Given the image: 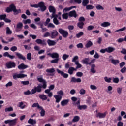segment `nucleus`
Masks as SVG:
<instances>
[{"instance_id":"nucleus-1","label":"nucleus","mask_w":126,"mask_h":126,"mask_svg":"<svg viewBox=\"0 0 126 126\" xmlns=\"http://www.w3.org/2000/svg\"><path fill=\"white\" fill-rule=\"evenodd\" d=\"M6 10L7 12H10V11H13L14 14H18V13H21V10H17L15 6L13 4H11L9 7L7 8Z\"/></svg>"},{"instance_id":"nucleus-2","label":"nucleus","mask_w":126,"mask_h":126,"mask_svg":"<svg viewBox=\"0 0 126 126\" xmlns=\"http://www.w3.org/2000/svg\"><path fill=\"white\" fill-rule=\"evenodd\" d=\"M73 105H74V106H77L78 109L80 110H86V109H87V106L86 105H80V101L79 100L76 103L74 102Z\"/></svg>"},{"instance_id":"nucleus-3","label":"nucleus","mask_w":126,"mask_h":126,"mask_svg":"<svg viewBox=\"0 0 126 126\" xmlns=\"http://www.w3.org/2000/svg\"><path fill=\"white\" fill-rule=\"evenodd\" d=\"M17 120H18L17 118L14 119H10L5 120L4 121V123L6 124H8L9 126H15L16 125V123H17Z\"/></svg>"},{"instance_id":"nucleus-4","label":"nucleus","mask_w":126,"mask_h":126,"mask_svg":"<svg viewBox=\"0 0 126 126\" xmlns=\"http://www.w3.org/2000/svg\"><path fill=\"white\" fill-rule=\"evenodd\" d=\"M27 76V75L22 74V73H20V74H17V73H15L13 75V78L16 80L17 78H24V77H26Z\"/></svg>"},{"instance_id":"nucleus-5","label":"nucleus","mask_w":126,"mask_h":126,"mask_svg":"<svg viewBox=\"0 0 126 126\" xmlns=\"http://www.w3.org/2000/svg\"><path fill=\"white\" fill-rule=\"evenodd\" d=\"M59 32L60 34H62L64 38H66V37L68 36V32L67 31H64L63 29H59Z\"/></svg>"},{"instance_id":"nucleus-6","label":"nucleus","mask_w":126,"mask_h":126,"mask_svg":"<svg viewBox=\"0 0 126 126\" xmlns=\"http://www.w3.org/2000/svg\"><path fill=\"white\" fill-rule=\"evenodd\" d=\"M58 15L52 14V16H51V18H53V23L56 25H59L60 24V22L59 20H58Z\"/></svg>"},{"instance_id":"nucleus-7","label":"nucleus","mask_w":126,"mask_h":126,"mask_svg":"<svg viewBox=\"0 0 126 126\" xmlns=\"http://www.w3.org/2000/svg\"><path fill=\"white\" fill-rule=\"evenodd\" d=\"M38 7H40L41 11H45L47 9V7L45 6L44 2H40L38 4Z\"/></svg>"},{"instance_id":"nucleus-8","label":"nucleus","mask_w":126,"mask_h":126,"mask_svg":"<svg viewBox=\"0 0 126 126\" xmlns=\"http://www.w3.org/2000/svg\"><path fill=\"white\" fill-rule=\"evenodd\" d=\"M57 71L59 74H61V76H63L64 78H67L68 77V74H66L59 69H57Z\"/></svg>"},{"instance_id":"nucleus-9","label":"nucleus","mask_w":126,"mask_h":126,"mask_svg":"<svg viewBox=\"0 0 126 126\" xmlns=\"http://www.w3.org/2000/svg\"><path fill=\"white\" fill-rule=\"evenodd\" d=\"M15 63L14 62H7L6 63V66L7 67V68H12L13 67H15Z\"/></svg>"},{"instance_id":"nucleus-10","label":"nucleus","mask_w":126,"mask_h":126,"mask_svg":"<svg viewBox=\"0 0 126 126\" xmlns=\"http://www.w3.org/2000/svg\"><path fill=\"white\" fill-rule=\"evenodd\" d=\"M107 114H108L107 112L104 113H98L96 114V117L97 118H99V119H104V118H106Z\"/></svg>"},{"instance_id":"nucleus-11","label":"nucleus","mask_w":126,"mask_h":126,"mask_svg":"<svg viewBox=\"0 0 126 126\" xmlns=\"http://www.w3.org/2000/svg\"><path fill=\"white\" fill-rule=\"evenodd\" d=\"M58 32L56 30H54L50 32V37L51 39H55L58 36Z\"/></svg>"},{"instance_id":"nucleus-12","label":"nucleus","mask_w":126,"mask_h":126,"mask_svg":"<svg viewBox=\"0 0 126 126\" xmlns=\"http://www.w3.org/2000/svg\"><path fill=\"white\" fill-rule=\"evenodd\" d=\"M100 26H101V27L106 28V27L111 26V23L108 21H105L100 24Z\"/></svg>"},{"instance_id":"nucleus-13","label":"nucleus","mask_w":126,"mask_h":126,"mask_svg":"<svg viewBox=\"0 0 126 126\" xmlns=\"http://www.w3.org/2000/svg\"><path fill=\"white\" fill-rule=\"evenodd\" d=\"M90 65L91 66V72H92V73H96V65L95 64H92Z\"/></svg>"},{"instance_id":"nucleus-14","label":"nucleus","mask_w":126,"mask_h":126,"mask_svg":"<svg viewBox=\"0 0 126 126\" xmlns=\"http://www.w3.org/2000/svg\"><path fill=\"white\" fill-rule=\"evenodd\" d=\"M47 43L48 45V46H55L56 44H57V42L55 40H52L51 39H48L47 41Z\"/></svg>"},{"instance_id":"nucleus-15","label":"nucleus","mask_w":126,"mask_h":126,"mask_svg":"<svg viewBox=\"0 0 126 126\" xmlns=\"http://www.w3.org/2000/svg\"><path fill=\"white\" fill-rule=\"evenodd\" d=\"M110 62L112 64H114V65H118L120 63V61L119 60H115L114 59H111Z\"/></svg>"},{"instance_id":"nucleus-16","label":"nucleus","mask_w":126,"mask_h":126,"mask_svg":"<svg viewBox=\"0 0 126 126\" xmlns=\"http://www.w3.org/2000/svg\"><path fill=\"white\" fill-rule=\"evenodd\" d=\"M23 26V24H22V23H18L17 25V28L16 29V31H17V32H19V31H21Z\"/></svg>"},{"instance_id":"nucleus-17","label":"nucleus","mask_w":126,"mask_h":126,"mask_svg":"<svg viewBox=\"0 0 126 126\" xmlns=\"http://www.w3.org/2000/svg\"><path fill=\"white\" fill-rule=\"evenodd\" d=\"M15 54L18 59L23 60V61H25V60H26L25 57L23 56V55H22V54H20V53L16 52Z\"/></svg>"},{"instance_id":"nucleus-18","label":"nucleus","mask_w":126,"mask_h":126,"mask_svg":"<svg viewBox=\"0 0 126 126\" xmlns=\"http://www.w3.org/2000/svg\"><path fill=\"white\" fill-rule=\"evenodd\" d=\"M54 98L56 99V103H60L61 100H62V96L59 95H54Z\"/></svg>"},{"instance_id":"nucleus-19","label":"nucleus","mask_w":126,"mask_h":126,"mask_svg":"<svg viewBox=\"0 0 126 126\" xmlns=\"http://www.w3.org/2000/svg\"><path fill=\"white\" fill-rule=\"evenodd\" d=\"M69 102V99L63 100L61 102V105L63 107L64 106H66V105H67V104H68Z\"/></svg>"},{"instance_id":"nucleus-20","label":"nucleus","mask_w":126,"mask_h":126,"mask_svg":"<svg viewBox=\"0 0 126 126\" xmlns=\"http://www.w3.org/2000/svg\"><path fill=\"white\" fill-rule=\"evenodd\" d=\"M28 65H25L24 63H22L18 66V68L20 70L26 69V68H28Z\"/></svg>"},{"instance_id":"nucleus-21","label":"nucleus","mask_w":126,"mask_h":126,"mask_svg":"<svg viewBox=\"0 0 126 126\" xmlns=\"http://www.w3.org/2000/svg\"><path fill=\"white\" fill-rule=\"evenodd\" d=\"M49 10L50 12H52V14L56 15V8H55V7L53 6H50L49 7Z\"/></svg>"},{"instance_id":"nucleus-22","label":"nucleus","mask_w":126,"mask_h":126,"mask_svg":"<svg viewBox=\"0 0 126 126\" xmlns=\"http://www.w3.org/2000/svg\"><path fill=\"white\" fill-rule=\"evenodd\" d=\"M35 42L37 44H39L40 45H46V41L44 40H42L41 39H37Z\"/></svg>"},{"instance_id":"nucleus-23","label":"nucleus","mask_w":126,"mask_h":126,"mask_svg":"<svg viewBox=\"0 0 126 126\" xmlns=\"http://www.w3.org/2000/svg\"><path fill=\"white\" fill-rule=\"evenodd\" d=\"M90 59L89 58H85L82 60V63H84V64H86L87 65H90Z\"/></svg>"},{"instance_id":"nucleus-24","label":"nucleus","mask_w":126,"mask_h":126,"mask_svg":"<svg viewBox=\"0 0 126 126\" xmlns=\"http://www.w3.org/2000/svg\"><path fill=\"white\" fill-rule=\"evenodd\" d=\"M18 107L20 108V109H25L26 105L24 104L23 102H20L18 103Z\"/></svg>"},{"instance_id":"nucleus-25","label":"nucleus","mask_w":126,"mask_h":126,"mask_svg":"<svg viewBox=\"0 0 126 126\" xmlns=\"http://www.w3.org/2000/svg\"><path fill=\"white\" fill-rule=\"evenodd\" d=\"M116 49L113 47H108L106 48V51L107 53H112L115 51Z\"/></svg>"},{"instance_id":"nucleus-26","label":"nucleus","mask_w":126,"mask_h":126,"mask_svg":"<svg viewBox=\"0 0 126 126\" xmlns=\"http://www.w3.org/2000/svg\"><path fill=\"white\" fill-rule=\"evenodd\" d=\"M28 124H30L31 125H35V124H37V121L36 120H34L32 119H30L28 121Z\"/></svg>"},{"instance_id":"nucleus-27","label":"nucleus","mask_w":126,"mask_h":126,"mask_svg":"<svg viewBox=\"0 0 126 126\" xmlns=\"http://www.w3.org/2000/svg\"><path fill=\"white\" fill-rule=\"evenodd\" d=\"M112 90H113V87H112V86H108L107 87V90L106 91V92H107L108 94H112L113 92Z\"/></svg>"},{"instance_id":"nucleus-28","label":"nucleus","mask_w":126,"mask_h":126,"mask_svg":"<svg viewBox=\"0 0 126 126\" xmlns=\"http://www.w3.org/2000/svg\"><path fill=\"white\" fill-rule=\"evenodd\" d=\"M6 35H11L12 34V31L8 27L6 28Z\"/></svg>"},{"instance_id":"nucleus-29","label":"nucleus","mask_w":126,"mask_h":126,"mask_svg":"<svg viewBox=\"0 0 126 126\" xmlns=\"http://www.w3.org/2000/svg\"><path fill=\"white\" fill-rule=\"evenodd\" d=\"M69 16H70L71 17H76V12H75V10L70 11L69 13Z\"/></svg>"},{"instance_id":"nucleus-30","label":"nucleus","mask_w":126,"mask_h":126,"mask_svg":"<svg viewBox=\"0 0 126 126\" xmlns=\"http://www.w3.org/2000/svg\"><path fill=\"white\" fill-rule=\"evenodd\" d=\"M75 70V71H76V69L75 68L73 67H71L69 68L68 72L71 75V74H73V71H74Z\"/></svg>"},{"instance_id":"nucleus-31","label":"nucleus","mask_w":126,"mask_h":126,"mask_svg":"<svg viewBox=\"0 0 126 126\" xmlns=\"http://www.w3.org/2000/svg\"><path fill=\"white\" fill-rule=\"evenodd\" d=\"M55 71H56L55 68H52L46 70V72H47V73H54Z\"/></svg>"},{"instance_id":"nucleus-32","label":"nucleus","mask_w":126,"mask_h":126,"mask_svg":"<svg viewBox=\"0 0 126 126\" xmlns=\"http://www.w3.org/2000/svg\"><path fill=\"white\" fill-rule=\"evenodd\" d=\"M39 98L42 100V101H46V100L48 99V97H47V96L45 94H40L39 95Z\"/></svg>"},{"instance_id":"nucleus-33","label":"nucleus","mask_w":126,"mask_h":126,"mask_svg":"<svg viewBox=\"0 0 126 126\" xmlns=\"http://www.w3.org/2000/svg\"><path fill=\"white\" fill-rule=\"evenodd\" d=\"M59 57L60 55H59V53L56 52L52 53V59H59Z\"/></svg>"},{"instance_id":"nucleus-34","label":"nucleus","mask_w":126,"mask_h":126,"mask_svg":"<svg viewBox=\"0 0 126 126\" xmlns=\"http://www.w3.org/2000/svg\"><path fill=\"white\" fill-rule=\"evenodd\" d=\"M75 6H71L70 7H66L63 10V12H66L67 11H69V10H71V9H72V8H75Z\"/></svg>"},{"instance_id":"nucleus-35","label":"nucleus","mask_w":126,"mask_h":126,"mask_svg":"<svg viewBox=\"0 0 126 126\" xmlns=\"http://www.w3.org/2000/svg\"><path fill=\"white\" fill-rule=\"evenodd\" d=\"M39 110L41 111L40 112L41 117H44V116H45V110H44V108H43V107H41V108H40Z\"/></svg>"},{"instance_id":"nucleus-36","label":"nucleus","mask_w":126,"mask_h":126,"mask_svg":"<svg viewBox=\"0 0 126 126\" xmlns=\"http://www.w3.org/2000/svg\"><path fill=\"white\" fill-rule=\"evenodd\" d=\"M32 108H37L38 110L42 108V106H40L39 105V103H33V105H32Z\"/></svg>"},{"instance_id":"nucleus-37","label":"nucleus","mask_w":126,"mask_h":126,"mask_svg":"<svg viewBox=\"0 0 126 126\" xmlns=\"http://www.w3.org/2000/svg\"><path fill=\"white\" fill-rule=\"evenodd\" d=\"M80 118L78 116H75L74 117L73 119L72 120V122L73 123H76V122H78L79 121Z\"/></svg>"},{"instance_id":"nucleus-38","label":"nucleus","mask_w":126,"mask_h":126,"mask_svg":"<svg viewBox=\"0 0 126 126\" xmlns=\"http://www.w3.org/2000/svg\"><path fill=\"white\" fill-rule=\"evenodd\" d=\"M5 112L7 113V112H13V107L10 106L5 108Z\"/></svg>"},{"instance_id":"nucleus-39","label":"nucleus","mask_w":126,"mask_h":126,"mask_svg":"<svg viewBox=\"0 0 126 126\" xmlns=\"http://www.w3.org/2000/svg\"><path fill=\"white\" fill-rule=\"evenodd\" d=\"M93 43L91 42V41H88L85 45L86 48H90L92 46H93Z\"/></svg>"},{"instance_id":"nucleus-40","label":"nucleus","mask_w":126,"mask_h":126,"mask_svg":"<svg viewBox=\"0 0 126 126\" xmlns=\"http://www.w3.org/2000/svg\"><path fill=\"white\" fill-rule=\"evenodd\" d=\"M104 79L105 82H107V83H111L112 81V78H109L108 77H105Z\"/></svg>"},{"instance_id":"nucleus-41","label":"nucleus","mask_w":126,"mask_h":126,"mask_svg":"<svg viewBox=\"0 0 126 126\" xmlns=\"http://www.w3.org/2000/svg\"><path fill=\"white\" fill-rule=\"evenodd\" d=\"M89 3V0H83L82 1V5L83 6H87V5Z\"/></svg>"},{"instance_id":"nucleus-42","label":"nucleus","mask_w":126,"mask_h":126,"mask_svg":"<svg viewBox=\"0 0 126 126\" xmlns=\"http://www.w3.org/2000/svg\"><path fill=\"white\" fill-rule=\"evenodd\" d=\"M83 25H84V23H83V22H80L77 24L78 27L80 29L83 28Z\"/></svg>"},{"instance_id":"nucleus-43","label":"nucleus","mask_w":126,"mask_h":126,"mask_svg":"<svg viewBox=\"0 0 126 126\" xmlns=\"http://www.w3.org/2000/svg\"><path fill=\"white\" fill-rule=\"evenodd\" d=\"M117 92L118 94H122V92L123 91V88L122 87H118L116 89Z\"/></svg>"},{"instance_id":"nucleus-44","label":"nucleus","mask_w":126,"mask_h":126,"mask_svg":"<svg viewBox=\"0 0 126 126\" xmlns=\"http://www.w3.org/2000/svg\"><path fill=\"white\" fill-rule=\"evenodd\" d=\"M83 35H84V33L83 32H80L76 34V37L78 38H80L81 37H82Z\"/></svg>"},{"instance_id":"nucleus-45","label":"nucleus","mask_w":126,"mask_h":126,"mask_svg":"<svg viewBox=\"0 0 126 126\" xmlns=\"http://www.w3.org/2000/svg\"><path fill=\"white\" fill-rule=\"evenodd\" d=\"M37 80L39 81V82H45V80L43 79V76H39L37 77Z\"/></svg>"},{"instance_id":"nucleus-46","label":"nucleus","mask_w":126,"mask_h":126,"mask_svg":"<svg viewBox=\"0 0 126 126\" xmlns=\"http://www.w3.org/2000/svg\"><path fill=\"white\" fill-rule=\"evenodd\" d=\"M27 59L29 61H31L32 60V55L31 54V53H29L27 54Z\"/></svg>"},{"instance_id":"nucleus-47","label":"nucleus","mask_w":126,"mask_h":126,"mask_svg":"<svg viewBox=\"0 0 126 126\" xmlns=\"http://www.w3.org/2000/svg\"><path fill=\"white\" fill-rule=\"evenodd\" d=\"M23 22L24 23V24H29L31 23V20L30 19H28L27 20H24L23 21Z\"/></svg>"},{"instance_id":"nucleus-48","label":"nucleus","mask_w":126,"mask_h":126,"mask_svg":"<svg viewBox=\"0 0 126 126\" xmlns=\"http://www.w3.org/2000/svg\"><path fill=\"white\" fill-rule=\"evenodd\" d=\"M69 57V55L67 54H63L62 56V59L63 60V61H65L67 59H68Z\"/></svg>"},{"instance_id":"nucleus-49","label":"nucleus","mask_w":126,"mask_h":126,"mask_svg":"<svg viewBox=\"0 0 126 126\" xmlns=\"http://www.w3.org/2000/svg\"><path fill=\"white\" fill-rule=\"evenodd\" d=\"M75 64L77 65L76 68H81L82 67V65L79 63V62H76Z\"/></svg>"},{"instance_id":"nucleus-50","label":"nucleus","mask_w":126,"mask_h":126,"mask_svg":"<svg viewBox=\"0 0 126 126\" xmlns=\"http://www.w3.org/2000/svg\"><path fill=\"white\" fill-rule=\"evenodd\" d=\"M96 9L97 10H104V8L101 5H98L96 6Z\"/></svg>"},{"instance_id":"nucleus-51","label":"nucleus","mask_w":126,"mask_h":126,"mask_svg":"<svg viewBox=\"0 0 126 126\" xmlns=\"http://www.w3.org/2000/svg\"><path fill=\"white\" fill-rule=\"evenodd\" d=\"M86 93V91H85L84 89H81L79 91V94L81 95H84V94H85Z\"/></svg>"},{"instance_id":"nucleus-52","label":"nucleus","mask_w":126,"mask_h":126,"mask_svg":"<svg viewBox=\"0 0 126 126\" xmlns=\"http://www.w3.org/2000/svg\"><path fill=\"white\" fill-rule=\"evenodd\" d=\"M57 94L62 97V96H63V94H64V93H63V91L60 90L57 92Z\"/></svg>"},{"instance_id":"nucleus-53","label":"nucleus","mask_w":126,"mask_h":126,"mask_svg":"<svg viewBox=\"0 0 126 126\" xmlns=\"http://www.w3.org/2000/svg\"><path fill=\"white\" fill-rule=\"evenodd\" d=\"M36 92H41L42 91L41 88L42 86L39 85L37 87H36Z\"/></svg>"},{"instance_id":"nucleus-54","label":"nucleus","mask_w":126,"mask_h":126,"mask_svg":"<svg viewBox=\"0 0 126 126\" xmlns=\"http://www.w3.org/2000/svg\"><path fill=\"white\" fill-rule=\"evenodd\" d=\"M90 89L92 90H97V86L94 85H90Z\"/></svg>"},{"instance_id":"nucleus-55","label":"nucleus","mask_w":126,"mask_h":126,"mask_svg":"<svg viewBox=\"0 0 126 126\" xmlns=\"http://www.w3.org/2000/svg\"><path fill=\"white\" fill-rule=\"evenodd\" d=\"M62 17L63 19H67L68 18V14L64 13L62 15Z\"/></svg>"},{"instance_id":"nucleus-56","label":"nucleus","mask_w":126,"mask_h":126,"mask_svg":"<svg viewBox=\"0 0 126 126\" xmlns=\"http://www.w3.org/2000/svg\"><path fill=\"white\" fill-rule=\"evenodd\" d=\"M113 81L114 83H119V81H120V79H119V78L116 77V78H113Z\"/></svg>"},{"instance_id":"nucleus-57","label":"nucleus","mask_w":126,"mask_h":126,"mask_svg":"<svg viewBox=\"0 0 126 126\" xmlns=\"http://www.w3.org/2000/svg\"><path fill=\"white\" fill-rule=\"evenodd\" d=\"M59 62V59H55L54 60H52L50 61L51 63H58Z\"/></svg>"},{"instance_id":"nucleus-58","label":"nucleus","mask_w":126,"mask_h":126,"mask_svg":"<svg viewBox=\"0 0 126 126\" xmlns=\"http://www.w3.org/2000/svg\"><path fill=\"white\" fill-rule=\"evenodd\" d=\"M124 30H126V27H123L121 29L116 30L115 31V32H122L123 31H124Z\"/></svg>"},{"instance_id":"nucleus-59","label":"nucleus","mask_w":126,"mask_h":126,"mask_svg":"<svg viewBox=\"0 0 126 126\" xmlns=\"http://www.w3.org/2000/svg\"><path fill=\"white\" fill-rule=\"evenodd\" d=\"M76 76L78 77H82V76H83V73L81 72H78L76 73Z\"/></svg>"},{"instance_id":"nucleus-60","label":"nucleus","mask_w":126,"mask_h":126,"mask_svg":"<svg viewBox=\"0 0 126 126\" xmlns=\"http://www.w3.org/2000/svg\"><path fill=\"white\" fill-rule=\"evenodd\" d=\"M78 59V57L77 56H74L72 60V63H75L76 62H78V61H77Z\"/></svg>"},{"instance_id":"nucleus-61","label":"nucleus","mask_w":126,"mask_h":126,"mask_svg":"<svg viewBox=\"0 0 126 126\" xmlns=\"http://www.w3.org/2000/svg\"><path fill=\"white\" fill-rule=\"evenodd\" d=\"M5 18H6V14L0 15V20H4V19H5Z\"/></svg>"},{"instance_id":"nucleus-62","label":"nucleus","mask_w":126,"mask_h":126,"mask_svg":"<svg viewBox=\"0 0 126 126\" xmlns=\"http://www.w3.org/2000/svg\"><path fill=\"white\" fill-rule=\"evenodd\" d=\"M21 83L23 85H28L29 84V81H23L21 82Z\"/></svg>"},{"instance_id":"nucleus-63","label":"nucleus","mask_w":126,"mask_h":126,"mask_svg":"<svg viewBox=\"0 0 126 126\" xmlns=\"http://www.w3.org/2000/svg\"><path fill=\"white\" fill-rule=\"evenodd\" d=\"M94 8V7L91 5H88L86 6V9L89 10V9H93Z\"/></svg>"},{"instance_id":"nucleus-64","label":"nucleus","mask_w":126,"mask_h":126,"mask_svg":"<svg viewBox=\"0 0 126 126\" xmlns=\"http://www.w3.org/2000/svg\"><path fill=\"white\" fill-rule=\"evenodd\" d=\"M10 50L12 52H15V51H17V47L16 46H12Z\"/></svg>"}]
</instances>
